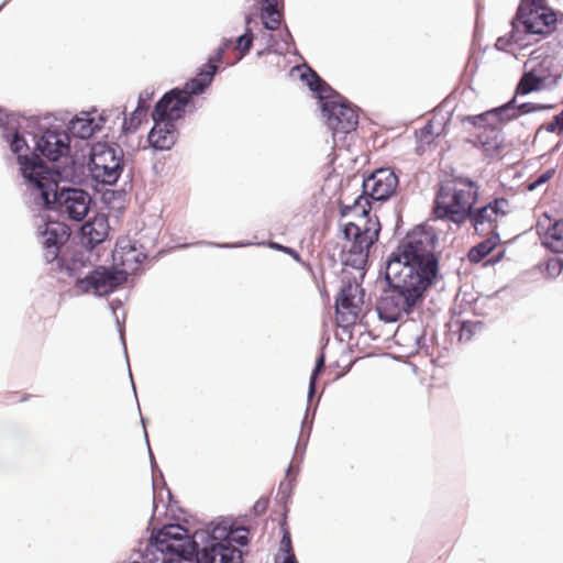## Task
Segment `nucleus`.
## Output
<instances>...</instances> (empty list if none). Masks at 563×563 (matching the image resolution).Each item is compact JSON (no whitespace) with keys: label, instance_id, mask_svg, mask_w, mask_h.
Masks as SVG:
<instances>
[{"label":"nucleus","instance_id":"1","mask_svg":"<svg viewBox=\"0 0 563 563\" xmlns=\"http://www.w3.org/2000/svg\"><path fill=\"white\" fill-rule=\"evenodd\" d=\"M368 197L358 195L352 203L346 199L340 201V214L353 216L354 221L343 224L344 242L341 250V261L345 266L363 269L367 263L369 250L378 240L380 223L376 217H371Z\"/></svg>","mask_w":563,"mask_h":563},{"label":"nucleus","instance_id":"2","mask_svg":"<svg viewBox=\"0 0 563 563\" xmlns=\"http://www.w3.org/2000/svg\"><path fill=\"white\" fill-rule=\"evenodd\" d=\"M434 242L435 238L431 233L415 229L400 242L387 265L398 264L401 274L408 269L410 279L429 287L438 274Z\"/></svg>","mask_w":563,"mask_h":563},{"label":"nucleus","instance_id":"3","mask_svg":"<svg viewBox=\"0 0 563 563\" xmlns=\"http://www.w3.org/2000/svg\"><path fill=\"white\" fill-rule=\"evenodd\" d=\"M398 267V264L386 266V278L390 287L384 291L377 303L379 318L386 322H396L405 313H409L428 288L410 279L406 269L401 275Z\"/></svg>","mask_w":563,"mask_h":563},{"label":"nucleus","instance_id":"4","mask_svg":"<svg viewBox=\"0 0 563 563\" xmlns=\"http://www.w3.org/2000/svg\"><path fill=\"white\" fill-rule=\"evenodd\" d=\"M31 189L34 199L47 209H56L70 220L81 221L88 213L91 198L82 189L66 188L58 191L57 175L49 172Z\"/></svg>","mask_w":563,"mask_h":563},{"label":"nucleus","instance_id":"5","mask_svg":"<svg viewBox=\"0 0 563 563\" xmlns=\"http://www.w3.org/2000/svg\"><path fill=\"white\" fill-rule=\"evenodd\" d=\"M478 199V186L466 178L443 181L437 192L433 213L438 219L464 223L472 216Z\"/></svg>","mask_w":563,"mask_h":563},{"label":"nucleus","instance_id":"6","mask_svg":"<svg viewBox=\"0 0 563 563\" xmlns=\"http://www.w3.org/2000/svg\"><path fill=\"white\" fill-rule=\"evenodd\" d=\"M559 18L545 0H521L512 22L511 41L519 43L520 31L527 34L549 35L556 30Z\"/></svg>","mask_w":563,"mask_h":563},{"label":"nucleus","instance_id":"7","mask_svg":"<svg viewBox=\"0 0 563 563\" xmlns=\"http://www.w3.org/2000/svg\"><path fill=\"white\" fill-rule=\"evenodd\" d=\"M526 67L527 70L516 87V96L550 89L561 78L555 58L551 55H543L542 48L531 53Z\"/></svg>","mask_w":563,"mask_h":563},{"label":"nucleus","instance_id":"8","mask_svg":"<svg viewBox=\"0 0 563 563\" xmlns=\"http://www.w3.org/2000/svg\"><path fill=\"white\" fill-rule=\"evenodd\" d=\"M123 151L118 144H93L89 163L92 178L104 185L115 184L123 170Z\"/></svg>","mask_w":563,"mask_h":563},{"label":"nucleus","instance_id":"9","mask_svg":"<svg viewBox=\"0 0 563 563\" xmlns=\"http://www.w3.org/2000/svg\"><path fill=\"white\" fill-rule=\"evenodd\" d=\"M156 549L175 554V558L197 559V543L189 531L177 523L165 525L153 537Z\"/></svg>","mask_w":563,"mask_h":563},{"label":"nucleus","instance_id":"10","mask_svg":"<svg viewBox=\"0 0 563 563\" xmlns=\"http://www.w3.org/2000/svg\"><path fill=\"white\" fill-rule=\"evenodd\" d=\"M323 115L327 118L328 126L333 133H350L358 124V114L354 107L339 95L325 98L321 103Z\"/></svg>","mask_w":563,"mask_h":563},{"label":"nucleus","instance_id":"11","mask_svg":"<svg viewBox=\"0 0 563 563\" xmlns=\"http://www.w3.org/2000/svg\"><path fill=\"white\" fill-rule=\"evenodd\" d=\"M510 213V203L506 198H496L486 206L472 211L468 218L479 234H498L499 225L506 222Z\"/></svg>","mask_w":563,"mask_h":563},{"label":"nucleus","instance_id":"12","mask_svg":"<svg viewBox=\"0 0 563 563\" xmlns=\"http://www.w3.org/2000/svg\"><path fill=\"white\" fill-rule=\"evenodd\" d=\"M126 280V276L118 268L100 266L86 277L77 279L76 287L84 292L92 291L96 295L103 296L114 291Z\"/></svg>","mask_w":563,"mask_h":563},{"label":"nucleus","instance_id":"13","mask_svg":"<svg viewBox=\"0 0 563 563\" xmlns=\"http://www.w3.org/2000/svg\"><path fill=\"white\" fill-rule=\"evenodd\" d=\"M363 306V290L357 284L342 287L335 300L336 322L347 328L356 323Z\"/></svg>","mask_w":563,"mask_h":563},{"label":"nucleus","instance_id":"14","mask_svg":"<svg viewBox=\"0 0 563 563\" xmlns=\"http://www.w3.org/2000/svg\"><path fill=\"white\" fill-rule=\"evenodd\" d=\"M11 151L18 155V162L21 165L22 175L26 178L30 189H32L42 176H46L48 169L38 157L30 158L26 155L29 146L23 136L14 133L11 141Z\"/></svg>","mask_w":563,"mask_h":563},{"label":"nucleus","instance_id":"15","mask_svg":"<svg viewBox=\"0 0 563 563\" xmlns=\"http://www.w3.org/2000/svg\"><path fill=\"white\" fill-rule=\"evenodd\" d=\"M146 255L136 247L135 242L129 236H122L117 240L112 251L113 267L121 271L124 276L135 273Z\"/></svg>","mask_w":563,"mask_h":563},{"label":"nucleus","instance_id":"16","mask_svg":"<svg viewBox=\"0 0 563 563\" xmlns=\"http://www.w3.org/2000/svg\"><path fill=\"white\" fill-rule=\"evenodd\" d=\"M518 118L516 110V96L506 104L488 110L478 115L468 117L466 120L476 129H484L490 132L492 137L496 134V125L500 128L503 124Z\"/></svg>","mask_w":563,"mask_h":563},{"label":"nucleus","instance_id":"17","mask_svg":"<svg viewBox=\"0 0 563 563\" xmlns=\"http://www.w3.org/2000/svg\"><path fill=\"white\" fill-rule=\"evenodd\" d=\"M191 98L181 89H173L156 103L152 119L174 122L183 117Z\"/></svg>","mask_w":563,"mask_h":563},{"label":"nucleus","instance_id":"18","mask_svg":"<svg viewBox=\"0 0 563 563\" xmlns=\"http://www.w3.org/2000/svg\"><path fill=\"white\" fill-rule=\"evenodd\" d=\"M398 186V177L389 168L375 170L363 181V192L374 200H386L391 197Z\"/></svg>","mask_w":563,"mask_h":563},{"label":"nucleus","instance_id":"19","mask_svg":"<svg viewBox=\"0 0 563 563\" xmlns=\"http://www.w3.org/2000/svg\"><path fill=\"white\" fill-rule=\"evenodd\" d=\"M228 47L229 43H223L216 54L209 58L208 63L197 74V76L186 82L183 90L188 93L190 98L192 95L203 92V90L211 84L213 76L218 70V65L222 63L223 54Z\"/></svg>","mask_w":563,"mask_h":563},{"label":"nucleus","instance_id":"20","mask_svg":"<svg viewBox=\"0 0 563 563\" xmlns=\"http://www.w3.org/2000/svg\"><path fill=\"white\" fill-rule=\"evenodd\" d=\"M36 148L49 161H57L69 152V135L65 131L46 130L37 140Z\"/></svg>","mask_w":563,"mask_h":563},{"label":"nucleus","instance_id":"21","mask_svg":"<svg viewBox=\"0 0 563 563\" xmlns=\"http://www.w3.org/2000/svg\"><path fill=\"white\" fill-rule=\"evenodd\" d=\"M109 231L108 218L104 214H98L82 224L80 229L81 241L87 247L93 249L108 238Z\"/></svg>","mask_w":563,"mask_h":563},{"label":"nucleus","instance_id":"22","mask_svg":"<svg viewBox=\"0 0 563 563\" xmlns=\"http://www.w3.org/2000/svg\"><path fill=\"white\" fill-rule=\"evenodd\" d=\"M203 563H243L242 552L232 544L216 542L202 550Z\"/></svg>","mask_w":563,"mask_h":563},{"label":"nucleus","instance_id":"23","mask_svg":"<svg viewBox=\"0 0 563 563\" xmlns=\"http://www.w3.org/2000/svg\"><path fill=\"white\" fill-rule=\"evenodd\" d=\"M154 126L148 133V142L156 150H169L176 143L177 130L174 122L153 119Z\"/></svg>","mask_w":563,"mask_h":563},{"label":"nucleus","instance_id":"24","mask_svg":"<svg viewBox=\"0 0 563 563\" xmlns=\"http://www.w3.org/2000/svg\"><path fill=\"white\" fill-rule=\"evenodd\" d=\"M67 228L58 222H48L45 224L43 232V245L56 258L59 245L64 244L68 239Z\"/></svg>","mask_w":563,"mask_h":563},{"label":"nucleus","instance_id":"25","mask_svg":"<svg viewBox=\"0 0 563 563\" xmlns=\"http://www.w3.org/2000/svg\"><path fill=\"white\" fill-rule=\"evenodd\" d=\"M261 19L267 30L279 29L283 21V0H258Z\"/></svg>","mask_w":563,"mask_h":563},{"label":"nucleus","instance_id":"26","mask_svg":"<svg viewBox=\"0 0 563 563\" xmlns=\"http://www.w3.org/2000/svg\"><path fill=\"white\" fill-rule=\"evenodd\" d=\"M69 132L79 139H89L96 131L100 130L99 123L90 113H81L69 123Z\"/></svg>","mask_w":563,"mask_h":563},{"label":"nucleus","instance_id":"27","mask_svg":"<svg viewBox=\"0 0 563 563\" xmlns=\"http://www.w3.org/2000/svg\"><path fill=\"white\" fill-rule=\"evenodd\" d=\"M487 238L478 244L471 247L467 258L471 263L477 264L492 254L500 245L499 234H486Z\"/></svg>","mask_w":563,"mask_h":563},{"label":"nucleus","instance_id":"28","mask_svg":"<svg viewBox=\"0 0 563 563\" xmlns=\"http://www.w3.org/2000/svg\"><path fill=\"white\" fill-rule=\"evenodd\" d=\"M541 240L542 244L553 253H563V220L550 224Z\"/></svg>","mask_w":563,"mask_h":563},{"label":"nucleus","instance_id":"29","mask_svg":"<svg viewBox=\"0 0 563 563\" xmlns=\"http://www.w3.org/2000/svg\"><path fill=\"white\" fill-rule=\"evenodd\" d=\"M300 77L312 91L318 93L321 103L325 98H330L332 96L328 95V92H332L331 87L310 67L305 68V70L301 71Z\"/></svg>","mask_w":563,"mask_h":563},{"label":"nucleus","instance_id":"30","mask_svg":"<svg viewBox=\"0 0 563 563\" xmlns=\"http://www.w3.org/2000/svg\"><path fill=\"white\" fill-rule=\"evenodd\" d=\"M440 133V124H437L434 121H428L421 129L416 131V139L419 143L418 148L423 150L424 146L431 145Z\"/></svg>","mask_w":563,"mask_h":563},{"label":"nucleus","instance_id":"31","mask_svg":"<svg viewBox=\"0 0 563 563\" xmlns=\"http://www.w3.org/2000/svg\"><path fill=\"white\" fill-rule=\"evenodd\" d=\"M541 274L547 279H554L563 272V260L560 257H550L540 265Z\"/></svg>","mask_w":563,"mask_h":563},{"label":"nucleus","instance_id":"32","mask_svg":"<svg viewBox=\"0 0 563 563\" xmlns=\"http://www.w3.org/2000/svg\"><path fill=\"white\" fill-rule=\"evenodd\" d=\"M283 537L280 540L279 552L284 554V563H296V556L292 550L291 537L286 522L282 526Z\"/></svg>","mask_w":563,"mask_h":563},{"label":"nucleus","instance_id":"33","mask_svg":"<svg viewBox=\"0 0 563 563\" xmlns=\"http://www.w3.org/2000/svg\"><path fill=\"white\" fill-rule=\"evenodd\" d=\"M474 136L486 151L497 150L499 147L498 135L500 128L496 125V134L494 137H492L490 132H486L484 129L474 128Z\"/></svg>","mask_w":563,"mask_h":563},{"label":"nucleus","instance_id":"34","mask_svg":"<svg viewBox=\"0 0 563 563\" xmlns=\"http://www.w3.org/2000/svg\"><path fill=\"white\" fill-rule=\"evenodd\" d=\"M253 21V16L251 14L246 15L245 18V33L236 40V48L240 51L241 56L245 55L253 43V32L250 27L251 22Z\"/></svg>","mask_w":563,"mask_h":563},{"label":"nucleus","instance_id":"35","mask_svg":"<svg viewBox=\"0 0 563 563\" xmlns=\"http://www.w3.org/2000/svg\"><path fill=\"white\" fill-rule=\"evenodd\" d=\"M459 328V340L468 341L472 339L474 333L482 328V323L478 321H461Z\"/></svg>","mask_w":563,"mask_h":563},{"label":"nucleus","instance_id":"36","mask_svg":"<svg viewBox=\"0 0 563 563\" xmlns=\"http://www.w3.org/2000/svg\"><path fill=\"white\" fill-rule=\"evenodd\" d=\"M232 529L225 522L218 523L211 530V539L217 542L229 543V540L232 534Z\"/></svg>","mask_w":563,"mask_h":563},{"label":"nucleus","instance_id":"37","mask_svg":"<svg viewBox=\"0 0 563 563\" xmlns=\"http://www.w3.org/2000/svg\"><path fill=\"white\" fill-rule=\"evenodd\" d=\"M146 111L142 109V107H136L134 112L132 113L130 119H125L123 122L124 131H134L136 130L141 123L143 118L145 117Z\"/></svg>","mask_w":563,"mask_h":563},{"label":"nucleus","instance_id":"38","mask_svg":"<svg viewBox=\"0 0 563 563\" xmlns=\"http://www.w3.org/2000/svg\"><path fill=\"white\" fill-rule=\"evenodd\" d=\"M542 130H545L549 133L563 134V110L559 114L554 115L550 122L542 124L538 129L537 134Z\"/></svg>","mask_w":563,"mask_h":563},{"label":"nucleus","instance_id":"39","mask_svg":"<svg viewBox=\"0 0 563 563\" xmlns=\"http://www.w3.org/2000/svg\"><path fill=\"white\" fill-rule=\"evenodd\" d=\"M549 108H550L549 106L538 104V103H532V102H525L520 106H516V110H518V117L521 114L542 111V110H545Z\"/></svg>","mask_w":563,"mask_h":563},{"label":"nucleus","instance_id":"40","mask_svg":"<svg viewBox=\"0 0 563 563\" xmlns=\"http://www.w3.org/2000/svg\"><path fill=\"white\" fill-rule=\"evenodd\" d=\"M554 174H555V169L554 168H550V169L545 170L540 176H538V178L536 180L531 181L528 185V189L529 190L537 189L538 187H540L543 184L548 183L554 176Z\"/></svg>","mask_w":563,"mask_h":563},{"label":"nucleus","instance_id":"41","mask_svg":"<svg viewBox=\"0 0 563 563\" xmlns=\"http://www.w3.org/2000/svg\"><path fill=\"white\" fill-rule=\"evenodd\" d=\"M247 534L249 531L245 528L232 529V534L229 540V544H231L232 542H236L240 545H245L247 543Z\"/></svg>","mask_w":563,"mask_h":563},{"label":"nucleus","instance_id":"42","mask_svg":"<svg viewBox=\"0 0 563 563\" xmlns=\"http://www.w3.org/2000/svg\"><path fill=\"white\" fill-rule=\"evenodd\" d=\"M271 247L275 249V250H278V251H282V252L290 255L294 260H296L299 263L301 262L300 254L296 250H294L291 247L280 245L278 243H271Z\"/></svg>","mask_w":563,"mask_h":563},{"label":"nucleus","instance_id":"43","mask_svg":"<svg viewBox=\"0 0 563 563\" xmlns=\"http://www.w3.org/2000/svg\"><path fill=\"white\" fill-rule=\"evenodd\" d=\"M323 364H324V358H323V355H321L318 361H317V364H316V367H314V371L311 375V378H310V394H313L314 391V382L317 379V376H318V373L321 371V368L323 367Z\"/></svg>","mask_w":563,"mask_h":563},{"label":"nucleus","instance_id":"44","mask_svg":"<svg viewBox=\"0 0 563 563\" xmlns=\"http://www.w3.org/2000/svg\"><path fill=\"white\" fill-rule=\"evenodd\" d=\"M153 92L148 90H144L140 93L137 107H142L143 110L147 111L148 102L152 100Z\"/></svg>","mask_w":563,"mask_h":563},{"label":"nucleus","instance_id":"45","mask_svg":"<svg viewBox=\"0 0 563 563\" xmlns=\"http://www.w3.org/2000/svg\"><path fill=\"white\" fill-rule=\"evenodd\" d=\"M505 256V250H498L492 257H489L485 263L484 266L488 265H495L499 263Z\"/></svg>","mask_w":563,"mask_h":563},{"label":"nucleus","instance_id":"46","mask_svg":"<svg viewBox=\"0 0 563 563\" xmlns=\"http://www.w3.org/2000/svg\"><path fill=\"white\" fill-rule=\"evenodd\" d=\"M268 507V500L267 499H260L254 505V511L257 514L264 512Z\"/></svg>","mask_w":563,"mask_h":563},{"label":"nucleus","instance_id":"47","mask_svg":"<svg viewBox=\"0 0 563 563\" xmlns=\"http://www.w3.org/2000/svg\"><path fill=\"white\" fill-rule=\"evenodd\" d=\"M164 563H199L198 559L172 558Z\"/></svg>","mask_w":563,"mask_h":563},{"label":"nucleus","instance_id":"48","mask_svg":"<svg viewBox=\"0 0 563 563\" xmlns=\"http://www.w3.org/2000/svg\"><path fill=\"white\" fill-rule=\"evenodd\" d=\"M558 35L560 36L561 41H563V15L559 18L556 30Z\"/></svg>","mask_w":563,"mask_h":563}]
</instances>
